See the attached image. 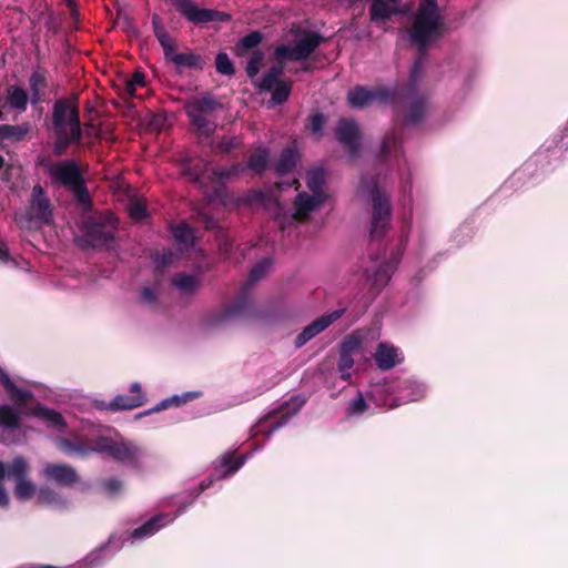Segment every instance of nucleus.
Listing matches in <instances>:
<instances>
[{
	"mask_svg": "<svg viewBox=\"0 0 568 568\" xmlns=\"http://www.w3.org/2000/svg\"><path fill=\"white\" fill-rule=\"evenodd\" d=\"M444 32L445 22L437 0H419L408 32L409 40L417 48L419 57L410 70L409 84L403 93L408 104L405 122L409 125L419 123L427 113L426 99L417 94L416 85L423 75L425 53L428 47L440 39Z\"/></svg>",
	"mask_w": 568,
	"mask_h": 568,
	"instance_id": "obj_1",
	"label": "nucleus"
},
{
	"mask_svg": "<svg viewBox=\"0 0 568 568\" xmlns=\"http://www.w3.org/2000/svg\"><path fill=\"white\" fill-rule=\"evenodd\" d=\"M106 428L89 419H82L77 434L71 438H58L55 445L61 453L70 457H87L90 454H108L113 459L133 466L142 456V450L134 443L119 434L106 435Z\"/></svg>",
	"mask_w": 568,
	"mask_h": 568,
	"instance_id": "obj_2",
	"label": "nucleus"
},
{
	"mask_svg": "<svg viewBox=\"0 0 568 568\" xmlns=\"http://www.w3.org/2000/svg\"><path fill=\"white\" fill-rule=\"evenodd\" d=\"M253 199L268 207L274 214L275 220L282 227L291 224L294 221L305 220L312 212L320 209L327 200V193H307L300 192L294 203V212L287 213L281 205L278 200L268 199L262 192H254Z\"/></svg>",
	"mask_w": 568,
	"mask_h": 568,
	"instance_id": "obj_3",
	"label": "nucleus"
},
{
	"mask_svg": "<svg viewBox=\"0 0 568 568\" xmlns=\"http://www.w3.org/2000/svg\"><path fill=\"white\" fill-rule=\"evenodd\" d=\"M368 394L379 406L393 408L422 399L426 394V386L414 377H407L403 381L375 385Z\"/></svg>",
	"mask_w": 568,
	"mask_h": 568,
	"instance_id": "obj_4",
	"label": "nucleus"
},
{
	"mask_svg": "<svg viewBox=\"0 0 568 568\" xmlns=\"http://www.w3.org/2000/svg\"><path fill=\"white\" fill-rule=\"evenodd\" d=\"M30 465L21 456H17L8 465L0 462V507L9 505V495L3 487V480L7 477L14 484V495L20 501H27L37 496L39 489L30 479Z\"/></svg>",
	"mask_w": 568,
	"mask_h": 568,
	"instance_id": "obj_5",
	"label": "nucleus"
},
{
	"mask_svg": "<svg viewBox=\"0 0 568 568\" xmlns=\"http://www.w3.org/2000/svg\"><path fill=\"white\" fill-rule=\"evenodd\" d=\"M359 191L368 195L373 203L371 236L381 237L389 225L390 204L388 196L377 187V182L372 179L363 178Z\"/></svg>",
	"mask_w": 568,
	"mask_h": 568,
	"instance_id": "obj_6",
	"label": "nucleus"
},
{
	"mask_svg": "<svg viewBox=\"0 0 568 568\" xmlns=\"http://www.w3.org/2000/svg\"><path fill=\"white\" fill-rule=\"evenodd\" d=\"M219 106V102L212 95L193 98L185 103V111L200 136H211L216 124L210 120L211 114Z\"/></svg>",
	"mask_w": 568,
	"mask_h": 568,
	"instance_id": "obj_7",
	"label": "nucleus"
},
{
	"mask_svg": "<svg viewBox=\"0 0 568 568\" xmlns=\"http://www.w3.org/2000/svg\"><path fill=\"white\" fill-rule=\"evenodd\" d=\"M322 36L316 32L300 31L293 44H281L275 55L290 61L306 60L321 44Z\"/></svg>",
	"mask_w": 568,
	"mask_h": 568,
	"instance_id": "obj_8",
	"label": "nucleus"
},
{
	"mask_svg": "<svg viewBox=\"0 0 568 568\" xmlns=\"http://www.w3.org/2000/svg\"><path fill=\"white\" fill-rule=\"evenodd\" d=\"M52 124L55 133H69L73 139L82 138L78 109L67 100H58L54 103Z\"/></svg>",
	"mask_w": 568,
	"mask_h": 568,
	"instance_id": "obj_9",
	"label": "nucleus"
},
{
	"mask_svg": "<svg viewBox=\"0 0 568 568\" xmlns=\"http://www.w3.org/2000/svg\"><path fill=\"white\" fill-rule=\"evenodd\" d=\"M397 95L398 91L396 89L387 87H375L371 89L357 85L348 91L347 102L354 109H364L375 102L381 104L392 103Z\"/></svg>",
	"mask_w": 568,
	"mask_h": 568,
	"instance_id": "obj_10",
	"label": "nucleus"
},
{
	"mask_svg": "<svg viewBox=\"0 0 568 568\" xmlns=\"http://www.w3.org/2000/svg\"><path fill=\"white\" fill-rule=\"evenodd\" d=\"M172 6L190 22L195 24L219 21L225 22L231 16L213 9L200 8L193 0H170Z\"/></svg>",
	"mask_w": 568,
	"mask_h": 568,
	"instance_id": "obj_11",
	"label": "nucleus"
},
{
	"mask_svg": "<svg viewBox=\"0 0 568 568\" xmlns=\"http://www.w3.org/2000/svg\"><path fill=\"white\" fill-rule=\"evenodd\" d=\"M129 390H130V393H132V395L120 394V395H116L110 402L95 400L94 406L99 410L118 412V410L133 409V408L140 407L146 402V397L143 394L142 386L139 382L132 383L130 385Z\"/></svg>",
	"mask_w": 568,
	"mask_h": 568,
	"instance_id": "obj_12",
	"label": "nucleus"
},
{
	"mask_svg": "<svg viewBox=\"0 0 568 568\" xmlns=\"http://www.w3.org/2000/svg\"><path fill=\"white\" fill-rule=\"evenodd\" d=\"M30 223L36 225L49 224L52 221V209L49 199L44 195L41 185L32 189L30 209L26 215Z\"/></svg>",
	"mask_w": 568,
	"mask_h": 568,
	"instance_id": "obj_13",
	"label": "nucleus"
},
{
	"mask_svg": "<svg viewBox=\"0 0 568 568\" xmlns=\"http://www.w3.org/2000/svg\"><path fill=\"white\" fill-rule=\"evenodd\" d=\"M246 459H247L246 455L240 457L239 460H234L232 453L223 454L221 456V458H219L215 462L214 475H212L209 479H205L200 484L197 491L195 493L193 499H195L203 490L211 487V485L214 481V478L222 479L229 475L236 473L245 464Z\"/></svg>",
	"mask_w": 568,
	"mask_h": 568,
	"instance_id": "obj_14",
	"label": "nucleus"
},
{
	"mask_svg": "<svg viewBox=\"0 0 568 568\" xmlns=\"http://www.w3.org/2000/svg\"><path fill=\"white\" fill-rule=\"evenodd\" d=\"M399 260L400 255L396 253L389 258V261H373L374 271H371L369 267H366L364 271V276L366 281L369 282L376 291L382 290L387 285L388 281L392 277V274L397 268Z\"/></svg>",
	"mask_w": 568,
	"mask_h": 568,
	"instance_id": "obj_15",
	"label": "nucleus"
},
{
	"mask_svg": "<svg viewBox=\"0 0 568 568\" xmlns=\"http://www.w3.org/2000/svg\"><path fill=\"white\" fill-rule=\"evenodd\" d=\"M20 416L10 405H0V443L14 444L20 434Z\"/></svg>",
	"mask_w": 568,
	"mask_h": 568,
	"instance_id": "obj_16",
	"label": "nucleus"
},
{
	"mask_svg": "<svg viewBox=\"0 0 568 568\" xmlns=\"http://www.w3.org/2000/svg\"><path fill=\"white\" fill-rule=\"evenodd\" d=\"M118 220L109 215L104 222L92 221L88 224L85 235L93 246L105 245L114 237Z\"/></svg>",
	"mask_w": 568,
	"mask_h": 568,
	"instance_id": "obj_17",
	"label": "nucleus"
},
{
	"mask_svg": "<svg viewBox=\"0 0 568 568\" xmlns=\"http://www.w3.org/2000/svg\"><path fill=\"white\" fill-rule=\"evenodd\" d=\"M346 308H338L328 314L322 315L315 321H313L310 325H307L295 339V346L302 347L312 338L317 336L320 333L325 331L329 325H332L335 321L341 318L345 313Z\"/></svg>",
	"mask_w": 568,
	"mask_h": 568,
	"instance_id": "obj_18",
	"label": "nucleus"
},
{
	"mask_svg": "<svg viewBox=\"0 0 568 568\" xmlns=\"http://www.w3.org/2000/svg\"><path fill=\"white\" fill-rule=\"evenodd\" d=\"M49 174L55 182H59L69 189L74 185H79L83 180L78 165L72 160H65L52 164L49 168Z\"/></svg>",
	"mask_w": 568,
	"mask_h": 568,
	"instance_id": "obj_19",
	"label": "nucleus"
},
{
	"mask_svg": "<svg viewBox=\"0 0 568 568\" xmlns=\"http://www.w3.org/2000/svg\"><path fill=\"white\" fill-rule=\"evenodd\" d=\"M44 479L53 481L60 486H71L78 480L75 469L65 464L48 463L41 469Z\"/></svg>",
	"mask_w": 568,
	"mask_h": 568,
	"instance_id": "obj_20",
	"label": "nucleus"
},
{
	"mask_svg": "<svg viewBox=\"0 0 568 568\" xmlns=\"http://www.w3.org/2000/svg\"><path fill=\"white\" fill-rule=\"evenodd\" d=\"M336 136L347 148L352 156L358 153L361 148L359 128L354 120H341L336 126Z\"/></svg>",
	"mask_w": 568,
	"mask_h": 568,
	"instance_id": "obj_21",
	"label": "nucleus"
},
{
	"mask_svg": "<svg viewBox=\"0 0 568 568\" xmlns=\"http://www.w3.org/2000/svg\"><path fill=\"white\" fill-rule=\"evenodd\" d=\"M250 305V301L245 296H242L235 303L211 314L206 318V324L213 326L242 317L247 313Z\"/></svg>",
	"mask_w": 568,
	"mask_h": 568,
	"instance_id": "obj_22",
	"label": "nucleus"
},
{
	"mask_svg": "<svg viewBox=\"0 0 568 568\" xmlns=\"http://www.w3.org/2000/svg\"><path fill=\"white\" fill-rule=\"evenodd\" d=\"M374 358L381 369H390L402 361L398 348L386 342L378 344Z\"/></svg>",
	"mask_w": 568,
	"mask_h": 568,
	"instance_id": "obj_23",
	"label": "nucleus"
},
{
	"mask_svg": "<svg viewBox=\"0 0 568 568\" xmlns=\"http://www.w3.org/2000/svg\"><path fill=\"white\" fill-rule=\"evenodd\" d=\"M369 14L373 22H385L398 12L400 0H369Z\"/></svg>",
	"mask_w": 568,
	"mask_h": 568,
	"instance_id": "obj_24",
	"label": "nucleus"
},
{
	"mask_svg": "<svg viewBox=\"0 0 568 568\" xmlns=\"http://www.w3.org/2000/svg\"><path fill=\"white\" fill-rule=\"evenodd\" d=\"M0 383L9 397L17 404H23L32 397V393L26 388L19 387L9 374L0 366Z\"/></svg>",
	"mask_w": 568,
	"mask_h": 568,
	"instance_id": "obj_25",
	"label": "nucleus"
},
{
	"mask_svg": "<svg viewBox=\"0 0 568 568\" xmlns=\"http://www.w3.org/2000/svg\"><path fill=\"white\" fill-rule=\"evenodd\" d=\"M381 156L385 161L398 162L403 156V150L398 135L392 131L387 133L381 144Z\"/></svg>",
	"mask_w": 568,
	"mask_h": 568,
	"instance_id": "obj_26",
	"label": "nucleus"
},
{
	"mask_svg": "<svg viewBox=\"0 0 568 568\" xmlns=\"http://www.w3.org/2000/svg\"><path fill=\"white\" fill-rule=\"evenodd\" d=\"M31 130L29 122L21 124H0V143L3 142H20L26 139Z\"/></svg>",
	"mask_w": 568,
	"mask_h": 568,
	"instance_id": "obj_27",
	"label": "nucleus"
},
{
	"mask_svg": "<svg viewBox=\"0 0 568 568\" xmlns=\"http://www.w3.org/2000/svg\"><path fill=\"white\" fill-rule=\"evenodd\" d=\"M7 102L9 106L19 113L27 110L30 95L27 90L20 85L11 84L7 88Z\"/></svg>",
	"mask_w": 568,
	"mask_h": 568,
	"instance_id": "obj_28",
	"label": "nucleus"
},
{
	"mask_svg": "<svg viewBox=\"0 0 568 568\" xmlns=\"http://www.w3.org/2000/svg\"><path fill=\"white\" fill-rule=\"evenodd\" d=\"M199 395H200V393H197V392H186V393H183L180 395H173L171 397H168V398H164L163 400H161L155 407H153L149 410L139 413L136 415V418L146 416L152 412H160V410L166 409L171 406H181V405L199 397Z\"/></svg>",
	"mask_w": 568,
	"mask_h": 568,
	"instance_id": "obj_29",
	"label": "nucleus"
},
{
	"mask_svg": "<svg viewBox=\"0 0 568 568\" xmlns=\"http://www.w3.org/2000/svg\"><path fill=\"white\" fill-rule=\"evenodd\" d=\"M168 60H170L176 67L179 72H182L184 69H202L203 67V60L201 55L193 52L176 53L174 51L173 54L168 58Z\"/></svg>",
	"mask_w": 568,
	"mask_h": 568,
	"instance_id": "obj_30",
	"label": "nucleus"
},
{
	"mask_svg": "<svg viewBox=\"0 0 568 568\" xmlns=\"http://www.w3.org/2000/svg\"><path fill=\"white\" fill-rule=\"evenodd\" d=\"M36 415L43 420L48 427H51L57 432L63 433L67 428L64 418L57 410L40 406L38 407Z\"/></svg>",
	"mask_w": 568,
	"mask_h": 568,
	"instance_id": "obj_31",
	"label": "nucleus"
},
{
	"mask_svg": "<svg viewBox=\"0 0 568 568\" xmlns=\"http://www.w3.org/2000/svg\"><path fill=\"white\" fill-rule=\"evenodd\" d=\"M36 415L43 420L48 427H51L57 432L63 433L67 428L64 418L57 410L40 406L38 407Z\"/></svg>",
	"mask_w": 568,
	"mask_h": 568,
	"instance_id": "obj_32",
	"label": "nucleus"
},
{
	"mask_svg": "<svg viewBox=\"0 0 568 568\" xmlns=\"http://www.w3.org/2000/svg\"><path fill=\"white\" fill-rule=\"evenodd\" d=\"M30 102L33 105L42 101L41 90L47 87L45 73L41 70L33 71L29 77Z\"/></svg>",
	"mask_w": 568,
	"mask_h": 568,
	"instance_id": "obj_33",
	"label": "nucleus"
},
{
	"mask_svg": "<svg viewBox=\"0 0 568 568\" xmlns=\"http://www.w3.org/2000/svg\"><path fill=\"white\" fill-rule=\"evenodd\" d=\"M270 159V152L268 149L258 146L256 148L251 156L248 158V161L246 165L244 166L245 170H251L255 173H263L268 164Z\"/></svg>",
	"mask_w": 568,
	"mask_h": 568,
	"instance_id": "obj_34",
	"label": "nucleus"
},
{
	"mask_svg": "<svg viewBox=\"0 0 568 568\" xmlns=\"http://www.w3.org/2000/svg\"><path fill=\"white\" fill-rule=\"evenodd\" d=\"M172 284L183 295L193 294L200 286L199 277L185 273H179L173 276Z\"/></svg>",
	"mask_w": 568,
	"mask_h": 568,
	"instance_id": "obj_35",
	"label": "nucleus"
},
{
	"mask_svg": "<svg viewBox=\"0 0 568 568\" xmlns=\"http://www.w3.org/2000/svg\"><path fill=\"white\" fill-rule=\"evenodd\" d=\"M38 503L50 506L52 508H63L67 506V500L57 490L48 487H41L37 494Z\"/></svg>",
	"mask_w": 568,
	"mask_h": 568,
	"instance_id": "obj_36",
	"label": "nucleus"
},
{
	"mask_svg": "<svg viewBox=\"0 0 568 568\" xmlns=\"http://www.w3.org/2000/svg\"><path fill=\"white\" fill-rule=\"evenodd\" d=\"M264 39V36L260 31H252L248 34L240 39L234 47V52L237 57L245 55L250 50L255 49Z\"/></svg>",
	"mask_w": 568,
	"mask_h": 568,
	"instance_id": "obj_37",
	"label": "nucleus"
},
{
	"mask_svg": "<svg viewBox=\"0 0 568 568\" xmlns=\"http://www.w3.org/2000/svg\"><path fill=\"white\" fill-rule=\"evenodd\" d=\"M326 182V172L322 168H314L307 171L306 185L312 194L326 193L324 186Z\"/></svg>",
	"mask_w": 568,
	"mask_h": 568,
	"instance_id": "obj_38",
	"label": "nucleus"
},
{
	"mask_svg": "<svg viewBox=\"0 0 568 568\" xmlns=\"http://www.w3.org/2000/svg\"><path fill=\"white\" fill-rule=\"evenodd\" d=\"M284 65L278 63L273 65L268 72L258 81L257 87L261 91H271L275 87H277L281 82V75L283 73Z\"/></svg>",
	"mask_w": 568,
	"mask_h": 568,
	"instance_id": "obj_39",
	"label": "nucleus"
},
{
	"mask_svg": "<svg viewBox=\"0 0 568 568\" xmlns=\"http://www.w3.org/2000/svg\"><path fill=\"white\" fill-rule=\"evenodd\" d=\"M172 233L181 251H187L193 245L194 233L189 225L179 224L172 229Z\"/></svg>",
	"mask_w": 568,
	"mask_h": 568,
	"instance_id": "obj_40",
	"label": "nucleus"
},
{
	"mask_svg": "<svg viewBox=\"0 0 568 568\" xmlns=\"http://www.w3.org/2000/svg\"><path fill=\"white\" fill-rule=\"evenodd\" d=\"M305 400L301 397H293L290 403H286L287 410L292 409L291 413H283L282 417L268 429L266 430V436L270 437L276 429L285 426L288 419L294 415L298 409L304 405Z\"/></svg>",
	"mask_w": 568,
	"mask_h": 568,
	"instance_id": "obj_41",
	"label": "nucleus"
},
{
	"mask_svg": "<svg viewBox=\"0 0 568 568\" xmlns=\"http://www.w3.org/2000/svg\"><path fill=\"white\" fill-rule=\"evenodd\" d=\"M296 161H297V153H296L295 149L286 148L281 152L280 158L275 164V170L280 174H285V173L290 172L295 166Z\"/></svg>",
	"mask_w": 568,
	"mask_h": 568,
	"instance_id": "obj_42",
	"label": "nucleus"
},
{
	"mask_svg": "<svg viewBox=\"0 0 568 568\" xmlns=\"http://www.w3.org/2000/svg\"><path fill=\"white\" fill-rule=\"evenodd\" d=\"M0 263L9 264L17 268L29 270V263L27 261L23 258L17 260L10 256L7 244L2 239H0Z\"/></svg>",
	"mask_w": 568,
	"mask_h": 568,
	"instance_id": "obj_43",
	"label": "nucleus"
},
{
	"mask_svg": "<svg viewBox=\"0 0 568 568\" xmlns=\"http://www.w3.org/2000/svg\"><path fill=\"white\" fill-rule=\"evenodd\" d=\"M81 139H73L69 133H55L53 143V153L57 156L62 155L71 143H80Z\"/></svg>",
	"mask_w": 568,
	"mask_h": 568,
	"instance_id": "obj_44",
	"label": "nucleus"
},
{
	"mask_svg": "<svg viewBox=\"0 0 568 568\" xmlns=\"http://www.w3.org/2000/svg\"><path fill=\"white\" fill-rule=\"evenodd\" d=\"M264 58L265 55L261 50L253 51L246 64V73L248 78L254 79L257 75L261 65L264 62Z\"/></svg>",
	"mask_w": 568,
	"mask_h": 568,
	"instance_id": "obj_45",
	"label": "nucleus"
},
{
	"mask_svg": "<svg viewBox=\"0 0 568 568\" xmlns=\"http://www.w3.org/2000/svg\"><path fill=\"white\" fill-rule=\"evenodd\" d=\"M291 82H281L277 87L274 88L273 92H272V98H271V104L273 105H277V104H282L284 103L290 94H291Z\"/></svg>",
	"mask_w": 568,
	"mask_h": 568,
	"instance_id": "obj_46",
	"label": "nucleus"
},
{
	"mask_svg": "<svg viewBox=\"0 0 568 568\" xmlns=\"http://www.w3.org/2000/svg\"><path fill=\"white\" fill-rule=\"evenodd\" d=\"M361 345V336L358 334H351L341 343L339 352L354 356L359 351Z\"/></svg>",
	"mask_w": 568,
	"mask_h": 568,
	"instance_id": "obj_47",
	"label": "nucleus"
},
{
	"mask_svg": "<svg viewBox=\"0 0 568 568\" xmlns=\"http://www.w3.org/2000/svg\"><path fill=\"white\" fill-rule=\"evenodd\" d=\"M216 71L223 75H233L234 65L229 55L225 52L217 53L215 58Z\"/></svg>",
	"mask_w": 568,
	"mask_h": 568,
	"instance_id": "obj_48",
	"label": "nucleus"
},
{
	"mask_svg": "<svg viewBox=\"0 0 568 568\" xmlns=\"http://www.w3.org/2000/svg\"><path fill=\"white\" fill-rule=\"evenodd\" d=\"M244 171H245L244 165H242V164H232L230 166L219 168L216 170H213V173H214V175H216V178L220 181H225V180H229L231 178L240 175Z\"/></svg>",
	"mask_w": 568,
	"mask_h": 568,
	"instance_id": "obj_49",
	"label": "nucleus"
},
{
	"mask_svg": "<svg viewBox=\"0 0 568 568\" xmlns=\"http://www.w3.org/2000/svg\"><path fill=\"white\" fill-rule=\"evenodd\" d=\"M272 261L270 258H264L260 263H257L252 271L250 272L247 285H252L264 277L267 273Z\"/></svg>",
	"mask_w": 568,
	"mask_h": 568,
	"instance_id": "obj_50",
	"label": "nucleus"
},
{
	"mask_svg": "<svg viewBox=\"0 0 568 568\" xmlns=\"http://www.w3.org/2000/svg\"><path fill=\"white\" fill-rule=\"evenodd\" d=\"M353 365H354V356L339 352L338 372L341 374V378H343L344 381H349L351 369H352Z\"/></svg>",
	"mask_w": 568,
	"mask_h": 568,
	"instance_id": "obj_51",
	"label": "nucleus"
},
{
	"mask_svg": "<svg viewBox=\"0 0 568 568\" xmlns=\"http://www.w3.org/2000/svg\"><path fill=\"white\" fill-rule=\"evenodd\" d=\"M366 409H367V404L361 393H358L355 398L349 400L347 408H346L347 414L349 416H359L364 412H366Z\"/></svg>",
	"mask_w": 568,
	"mask_h": 568,
	"instance_id": "obj_52",
	"label": "nucleus"
},
{
	"mask_svg": "<svg viewBox=\"0 0 568 568\" xmlns=\"http://www.w3.org/2000/svg\"><path fill=\"white\" fill-rule=\"evenodd\" d=\"M155 37L164 51L165 58L168 59L175 51L171 36L168 33V31H160V33Z\"/></svg>",
	"mask_w": 568,
	"mask_h": 568,
	"instance_id": "obj_53",
	"label": "nucleus"
},
{
	"mask_svg": "<svg viewBox=\"0 0 568 568\" xmlns=\"http://www.w3.org/2000/svg\"><path fill=\"white\" fill-rule=\"evenodd\" d=\"M128 212L130 216L134 220H142L146 216V207L139 200H132L128 204Z\"/></svg>",
	"mask_w": 568,
	"mask_h": 568,
	"instance_id": "obj_54",
	"label": "nucleus"
},
{
	"mask_svg": "<svg viewBox=\"0 0 568 568\" xmlns=\"http://www.w3.org/2000/svg\"><path fill=\"white\" fill-rule=\"evenodd\" d=\"M176 254L171 248H164L161 253L154 255V263L158 268L170 265L175 260Z\"/></svg>",
	"mask_w": 568,
	"mask_h": 568,
	"instance_id": "obj_55",
	"label": "nucleus"
},
{
	"mask_svg": "<svg viewBox=\"0 0 568 568\" xmlns=\"http://www.w3.org/2000/svg\"><path fill=\"white\" fill-rule=\"evenodd\" d=\"M77 199V201L87 206L90 203V196L87 187L84 186V181L82 180L79 185H74L70 189Z\"/></svg>",
	"mask_w": 568,
	"mask_h": 568,
	"instance_id": "obj_56",
	"label": "nucleus"
},
{
	"mask_svg": "<svg viewBox=\"0 0 568 568\" xmlns=\"http://www.w3.org/2000/svg\"><path fill=\"white\" fill-rule=\"evenodd\" d=\"M103 487L109 495H116L122 491L123 483L118 478H109L103 483Z\"/></svg>",
	"mask_w": 568,
	"mask_h": 568,
	"instance_id": "obj_57",
	"label": "nucleus"
},
{
	"mask_svg": "<svg viewBox=\"0 0 568 568\" xmlns=\"http://www.w3.org/2000/svg\"><path fill=\"white\" fill-rule=\"evenodd\" d=\"M140 297H141V301L146 305H154L158 300L155 290H153L152 287H149V286L143 287V290L141 291Z\"/></svg>",
	"mask_w": 568,
	"mask_h": 568,
	"instance_id": "obj_58",
	"label": "nucleus"
},
{
	"mask_svg": "<svg viewBox=\"0 0 568 568\" xmlns=\"http://www.w3.org/2000/svg\"><path fill=\"white\" fill-rule=\"evenodd\" d=\"M240 145V142L237 141L236 138H223L219 144H217V149L221 151V152H224V153H227L230 152L231 150L237 148Z\"/></svg>",
	"mask_w": 568,
	"mask_h": 568,
	"instance_id": "obj_59",
	"label": "nucleus"
},
{
	"mask_svg": "<svg viewBox=\"0 0 568 568\" xmlns=\"http://www.w3.org/2000/svg\"><path fill=\"white\" fill-rule=\"evenodd\" d=\"M325 124V118L322 113L314 114L310 121V128L313 133L320 134Z\"/></svg>",
	"mask_w": 568,
	"mask_h": 568,
	"instance_id": "obj_60",
	"label": "nucleus"
},
{
	"mask_svg": "<svg viewBox=\"0 0 568 568\" xmlns=\"http://www.w3.org/2000/svg\"><path fill=\"white\" fill-rule=\"evenodd\" d=\"M136 90H138V87L133 85L131 83V81H129L128 79L124 80L120 87V91L122 94H125L130 98H141L140 95L136 94Z\"/></svg>",
	"mask_w": 568,
	"mask_h": 568,
	"instance_id": "obj_61",
	"label": "nucleus"
},
{
	"mask_svg": "<svg viewBox=\"0 0 568 568\" xmlns=\"http://www.w3.org/2000/svg\"><path fill=\"white\" fill-rule=\"evenodd\" d=\"M184 173L192 180L196 182L203 181V172L197 170L196 168L186 166Z\"/></svg>",
	"mask_w": 568,
	"mask_h": 568,
	"instance_id": "obj_62",
	"label": "nucleus"
},
{
	"mask_svg": "<svg viewBox=\"0 0 568 568\" xmlns=\"http://www.w3.org/2000/svg\"><path fill=\"white\" fill-rule=\"evenodd\" d=\"M131 83L138 88H143L145 85L144 75L141 72H135L130 79Z\"/></svg>",
	"mask_w": 568,
	"mask_h": 568,
	"instance_id": "obj_63",
	"label": "nucleus"
},
{
	"mask_svg": "<svg viewBox=\"0 0 568 568\" xmlns=\"http://www.w3.org/2000/svg\"><path fill=\"white\" fill-rule=\"evenodd\" d=\"M152 26L155 36H158L160 31H166L162 24L160 17L156 14H154L152 18Z\"/></svg>",
	"mask_w": 568,
	"mask_h": 568,
	"instance_id": "obj_64",
	"label": "nucleus"
}]
</instances>
